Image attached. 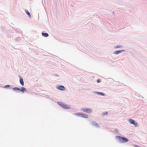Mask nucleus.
Wrapping results in <instances>:
<instances>
[{
  "instance_id": "nucleus-1",
  "label": "nucleus",
  "mask_w": 147,
  "mask_h": 147,
  "mask_svg": "<svg viewBox=\"0 0 147 147\" xmlns=\"http://www.w3.org/2000/svg\"><path fill=\"white\" fill-rule=\"evenodd\" d=\"M116 138L118 140L119 142L120 143H124L127 142L128 139L125 137L119 136H116Z\"/></svg>"
},
{
  "instance_id": "nucleus-2",
  "label": "nucleus",
  "mask_w": 147,
  "mask_h": 147,
  "mask_svg": "<svg viewBox=\"0 0 147 147\" xmlns=\"http://www.w3.org/2000/svg\"><path fill=\"white\" fill-rule=\"evenodd\" d=\"M80 110L90 114L92 113L93 112V109L89 108H81Z\"/></svg>"
},
{
  "instance_id": "nucleus-3",
  "label": "nucleus",
  "mask_w": 147,
  "mask_h": 147,
  "mask_svg": "<svg viewBox=\"0 0 147 147\" xmlns=\"http://www.w3.org/2000/svg\"><path fill=\"white\" fill-rule=\"evenodd\" d=\"M74 114L77 116H79L85 118H87L88 117V115L84 113H74Z\"/></svg>"
},
{
  "instance_id": "nucleus-4",
  "label": "nucleus",
  "mask_w": 147,
  "mask_h": 147,
  "mask_svg": "<svg viewBox=\"0 0 147 147\" xmlns=\"http://www.w3.org/2000/svg\"><path fill=\"white\" fill-rule=\"evenodd\" d=\"M90 123L93 126L97 127H100V126L95 121H90Z\"/></svg>"
},
{
  "instance_id": "nucleus-5",
  "label": "nucleus",
  "mask_w": 147,
  "mask_h": 147,
  "mask_svg": "<svg viewBox=\"0 0 147 147\" xmlns=\"http://www.w3.org/2000/svg\"><path fill=\"white\" fill-rule=\"evenodd\" d=\"M129 121L131 124L134 125L136 127L137 126L138 124L135 122L134 120L131 119H129Z\"/></svg>"
},
{
  "instance_id": "nucleus-6",
  "label": "nucleus",
  "mask_w": 147,
  "mask_h": 147,
  "mask_svg": "<svg viewBox=\"0 0 147 147\" xmlns=\"http://www.w3.org/2000/svg\"><path fill=\"white\" fill-rule=\"evenodd\" d=\"M56 88L62 91H64L65 90V87L61 85L57 86Z\"/></svg>"
},
{
  "instance_id": "nucleus-7",
  "label": "nucleus",
  "mask_w": 147,
  "mask_h": 147,
  "mask_svg": "<svg viewBox=\"0 0 147 147\" xmlns=\"http://www.w3.org/2000/svg\"><path fill=\"white\" fill-rule=\"evenodd\" d=\"M93 94H97L98 95H101L102 96H105V94L103 92L96 91H93Z\"/></svg>"
},
{
  "instance_id": "nucleus-8",
  "label": "nucleus",
  "mask_w": 147,
  "mask_h": 147,
  "mask_svg": "<svg viewBox=\"0 0 147 147\" xmlns=\"http://www.w3.org/2000/svg\"><path fill=\"white\" fill-rule=\"evenodd\" d=\"M19 77L20 78V83L22 86H24V83L23 78L20 75H19Z\"/></svg>"
},
{
  "instance_id": "nucleus-9",
  "label": "nucleus",
  "mask_w": 147,
  "mask_h": 147,
  "mask_svg": "<svg viewBox=\"0 0 147 147\" xmlns=\"http://www.w3.org/2000/svg\"><path fill=\"white\" fill-rule=\"evenodd\" d=\"M13 90L17 92H20V88L18 87H16L13 88Z\"/></svg>"
},
{
  "instance_id": "nucleus-10",
  "label": "nucleus",
  "mask_w": 147,
  "mask_h": 147,
  "mask_svg": "<svg viewBox=\"0 0 147 147\" xmlns=\"http://www.w3.org/2000/svg\"><path fill=\"white\" fill-rule=\"evenodd\" d=\"M65 109H70V107L69 105L65 103H64L62 107Z\"/></svg>"
},
{
  "instance_id": "nucleus-11",
  "label": "nucleus",
  "mask_w": 147,
  "mask_h": 147,
  "mask_svg": "<svg viewBox=\"0 0 147 147\" xmlns=\"http://www.w3.org/2000/svg\"><path fill=\"white\" fill-rule=\"evenodd\" d=\"M125 51V50H123L116 51L114 52V53L115 54L117 55L119 53H121L122 52H124Z\"/></svg>"
},
{
  "instance_id": "nucleus-12",
  "label": "nucleus",
  "mask_w": 147,
  "mask_h": 147,
  "mask_svg": "<svg viewBox=\"0 0 147 147\" xmlns=\"http://www.w3.org/2000/svg\"><path fill=\"white\" fill-rule=\"evenodd\" d=\"M26 91L27 90L24 87H22L21 88H20V92H22L24 93V92H26Z\"/></svg>"
},
{
  "instance_id": "nucleus-13",
  "label": "nucleus",
  "mask_w": 147,
  "mask_h": 147,
  "mask_svg": "<svg viewBox=\"0 0 147 147\" xmlns=\"http://www.w3.org/2000/svg\"><path fill=\"white\" fill-rule=\"evenodd\" d=\"M41 34L42 36L44 37H47L49 36V34L46 33L42 32Z\"/></svg>"
},
{
  "instance_id": "nucleus-14",
  "label": "nucleus",
  "mask_w": 147,
  "mask_h": 147,
  "mask_svg": "<svg viewBox=\"0 0 147 147\" xmlns=\"http://www.w3.org/2000/svg\"><path fill=\"white\" fill-rule=\"evenodd\" d=\"M25 11L26 13L28 16V17L29 18H31V16L30 13L29 12V11L27 9H25Z\"/></svg>"
},
{
  "instance_id": "nucleus-15",
  "label": "nucleus",
  "mask_w": 147,
  "mask_h": 147,
  "mask_svg": "<svg viewBox=\"0 0 147 147\" xmlns=\"http://www.w3.org/2000/svg\"><path fill=\"white\" fill-rule=\"evenodd\" d=\"M57 103L61 107H62L63 105L64 104V103L60 102H57Z\"/></svg>"
},
{
  "instance_id": "nucleus-16",
  "label": "nucleus",
  "mask_w": 147,
  "mask_h": 147,
  "mask_svg": "<svg viewBox=\"0 0 147 147\" xmlns=\"http://www.w3.org/2000/svg\"><path fill=\"white\" fill-rule=\"evenodd\" d=\"M122 47V46L121 45H117V46H115L114 47V48H115V49H117V48H121V47Z\"/></svg>"
},
{
  "instance_id": "nucleus-17",
  "label": "nucleus",
  "mask_w": 147,
  "mask_h": 147,
  "mask_svg": "<svg viewBox=\"0 0 147 147\" xmlns=\"http://www.w3.org/2000/svg\"><path fill=\"white\" fill-rule=\"evenodd\" d=\"M108 113L107 112H104L102 113V115L103 116H104V115H107Z\"/></svg>"
},
{
  "instance_id": "nucleus-18",
  "label": "nucleus",
  "mask_w": 147,
  "mask_h": 147,
  "mask_svg": "<svg viewBox=\"0 0 147 147\" xmlns=\"http://www.w3.org/2000/svg\"><path fill=\"white\" fill-rule=\"evenodd\" d=\"M10 85H7L5 86H4V87L5 88H8L9 87H10Z\"/></svg>"
},
{
  "instance_id": "nucleus-19",
  "label": "nucleus",
  "mask_w": 147,
  "mask_h": 147,
  "mask_svg": "<svg viewBox=\"0 0 147 147\" xmlns=\"http://www.w3.org/2000/svg\"><path fill=\"white\" fill-rule=\"evenodd\" d=\"M96 82L97 83H100L101 82L100 80L99 79H98L97 80Z\"/></svg>"
},
{
  "instance_id": "nucleus-20",
  "label": "nucleus",
  "mask_w": 147,
  "mask_h": 147,
  "mask_svg": "<svg viewBox=\"0 0 147 147\" xmlns=\"http://www.w3.org/2000/svg\"><path fill=\"white\" fill-rule=\"evenodd\" d=\"M53 75L54 76H59V75L57 74H53Z\"/></svg>"
},
{
  "instance_id": "nucleus-21",
  "label": "nucleus",
  "mask_w": 147,
  "mask_h": 147,
  "mask_svg": "<svg viewBox=\"0 0 147 147\" xmlns=\"http://www.w3.org/2000/svg\"><path fill=\"white\" fill-rule=\"evenodd\" d=\"M135 146L136 147H141L140 146L138 145H135Z\"/></svg>"
},
{
  "instance_id": "nucleus-22",
  "label": "nucleus",
  "mask_w": 147,
  "mask_h": 147,
  "mask_svg": "<svg viewBox=\"0 0 147 147\" xmlns=\"http://www.w3.org/2000/svg\"><path fill=\"white\" fill-rule=\"evenodd\" d=\"M115 131H116V132H117V129H115Z\"/></svg>"
}]
</instances>
